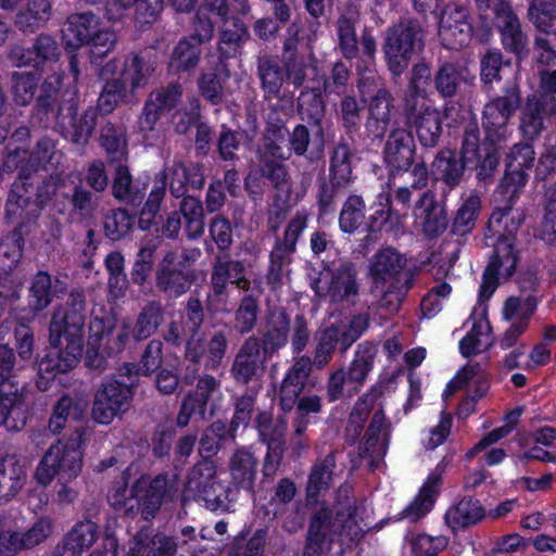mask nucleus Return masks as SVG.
<instances>
[{
    "mask_svg": "<svg viewBox=\"0 0 556 556\" xmlns=\"http://www.w3.org/2000/svg\"><path fill=\"white\" fill-rule=\"evenodd\" d=\"M369 326L367 313L352 316L346 324H333L315 333L312 359L316 369H324L333 358L337 346L344 354Z\"/></svg>",
    "mask_w": 556,
    "mask_h": 556,
    "instance_id": "obj_5",
    "label": "nucleus"
},
{
    "mask_svg": "<svg viewBox=\"0 0 556 556\" xmlns=\"http://www.w3.org/2000/svg\"><path fill=\"white\" fill-rule=\"evenodd\" d=\"M131 330L126 321L113 330L102 318H92L89 323L86 365L93 369H104L106 355L123 352L131 338Z\"/></svg>",
    "mask_w": 556,
    "mask_h": 556,
    "instance_id": "obj_9",
    "label": "nucleus"
},
{
    "mask_svg": "<svg viewBox=\"0 0 556 556\" xmlns=\"http://www.w3.org/2000/svg\"><path fill=\"white\" fill-rule=\"evenodd\" d=\"M492 12L494 13L495 27L501 34L503 47L516 55L526 53L528 36L522 31L520 21L510 4L506 1Z\"/></svg>",
    "mask_w": 556,
    "mask_h": 556,
    "instance_id": "obj_25",
    "label": "nucleus"
},
{
    "mask_svg": "<svg viewBox=\"0 0 556 556\" xmlns=\"http://www.w3.org/2000/svg\"><path fill=\"white\" fill-rule=\"evenodd\" d=\"M37 180V169L28 164L18 169L16 179L11 186L5 203V217L15 219L29 206L34 187Z\"/></svg>",
    "mask_w": 556,
    "mask_h": 556,
    "instance_id": "obj_28",
    "label": "nucleus"
},
{
    "mask_svg": "<svg viewBox=\"0 0 556 556\" xmlns=\"http://www.w3.org/2000/svg\"><path fill=\"white\" fill-rule=\"evenodd\" d=\"M389 441V425L382 407L375 410L365 431L358 451L362 458L368 459L370 470H376L386 455Z\"/></svg>",
    "mask_w": 556,
    "mask_h": 556,
    "instance_id": "obj_20",
    "label": "nucleus"
},
{
    "mask_svg": "<svg viewBox=\"0 0 556 556\" xmlns=\"http://www.w3.org/2000/svg\"><path fill=\"white\" fill-rule=\"evenodd\" d=\"M87 319V302L85 292L73 289L64 304L53 308L49 323V342L59 344L61 339L71 341L72 346H84L85 324Z\"/></svg>",
    "mask_w": 556,
    "mask_h": 556,
    "instance_id": "obj_6",
    "label": "nucleus"
},
{
    "mask_svg": "<svg viewBox=\"0 0 556 556\" xmlns=\"http://www.w3.org/2000/svg\"><path fill=\"white\" fill-rule=\"evenodd\" d=\"M413 282H401L374 286L381 295L376 303L377 311L384 317L395 315L408 292Z\"/></svg>",
    "mask_w": 556,
    "mask_h": 556,
    "instance_id": "obj_57",
    "label": "nucleus"
},
{
    "mask_svg": "<svg viewBox=\"0 0 556 556\" xmlns=\"http://www.w3.org/2000/svg\"><path fill=\"white\" fill-rule=\"evenodd\" d=\"M178 258L177 251L167 250L155 270L156 289L170 300H176L186 294L195 279L192 270L176 267Z\"/></svg>",
    "mask_w": 556,
    "mask_h": 556,
    "instance_id": "obj_16",
    "label": "nucleus"
},
{
    "mask_svg": "<svg viewBox=\"0 0 556 556\" xmlns=\"http://www.w3.org/2000/svg\"><path fill=\"white\" fill-rule=\"evenodd\" d=\"M22 386H0V426L18 431L26 425V409Z\"/></svg>",
    "mask_w": 556,
    "mask_h": 556,
    "instance_id": "obj_33",
    "label": "nucleus"
},
{
    "mask_svg": "<svg viewBox=\"0 0 556 556\" xmlns=\"http://www.w3.org/2000/svg\"><path fill=\"white\" fill-rule=\"evenodd\" d=\"M414 215L420 220L422 231L428 238L441 236L448 226L444 204L437 202L431 190L419 194L414 206Z\"/></svg>",
    "mask_w": 556,
    "mask_h": 556,
    "instance_id": "obj_27",
    "label": "nucleus"
},
{
    "mask_svg": "<svg viewBox=\"0 0 556 556\" xmlns=\"http://www.w3.org/2000/svg\"><path fill=\"white\" fill-rule=\"evenodd\" d=\"M481 208V201L477 194H471L457 210L451 225V232L465 236L475 228L477 217Z\"/></svg>",
    "mask_w": 556,
    "mask_h": 556,
    "instance_id": "obj_62",
    "label": "nucleus"
},
{
    "mask_svg": "<svg viewBox=\"0 0 556 556\" xmlns=\"http://www.w3.org/2000/svg\"><path fill=\"white\" fill-rule=\"evenodd\" d=\"M83 345L72 346L71 341L61 339L59 344H51L48 353L38 362V375H48L55 378L58 374H65L73 369L81 355Z\"/></svg>",
    "mask_w": 556,
    "mask_h": 556,
    "instance_id": "obj_29",
    "label": "nucleus"
},
{
    "mask_svg": "<svg viewBox=\"0 0 556 556\" xmlns=\"http://www.w3.org/2000/svg\"><path fill=\"white\" fill-rule=\"evenodd\" d=\"M51 15L52 4L50 0H28L25 8L16 15V25L24 31H33L45 26Z\"/></svg>",
    "mask_w": 556,
    "mask_h": 556,
    "instance_id": "obj_56",
    "label": "nucleus"
},
{
    "mask_svg": "<svg viewBox=\"0 0 556 556\" xmlns=\"http://www.w3.org/2000/svg\"><path fill=\"white\" fill-rule=\"evenodd\" d=\"M433 168L440 175L443 182V195L446 197L455 187H457L465 174L466 167L470 166L460 156L452 150H441L432 163Z\"/></svg>",
    "mask_w": 556,
    "mask_h": 556,
    "instance_id": "obj_41",
    "label": "nucleus"
},
{
    "mask_svg": "<svg viewBox=\"0 0 556 556\" xmlns=\"http://www.w3.org/2000/svg\"><path fill=\"white\" fill-rule=\"evenodd\" d=\"M228 491L218 480L217 466L210 457L201 458L189 469L184 494L204 501L210 510H230Z\"/></svg>",
    "mask_w": 556,
    "mask_h": 556,
    "instance_id": "obj_8",
    "label": "nucleus"
},
{
    "mask_svg": "<svg viewBox=\"0 0 556 556\" xmlns=\"http://www.w3.org/2000/svg\"><path fill=\"white\" fill-rule=\"evenodd\" d=\"M257 465L258 459L249 447L235 448L227 463L231 484L249 492L252 491L255 484Z\"/></svg>",
    "mask_w": 556,
    "mask_h": 556,
    "instance_id": "obj_32",
    "label": "nucleus"
},
{
    "mask_svg": "<svg viewBox=\"0 0 556 556\" xmlns=\"http://www.w3.org/2000/svg\"><path fill=\"white\" fill-rule=\"evenodd\" d=\"M97 529L92 521L77 523L55 546L53 556H80L96 542Z\"/></svg>",
    "mask_w": 556,
    "mask_h": 556,
    "instance_id": "obj_39",
    "label": "nucleus"
},
{
    "mask_svg": "<svg viewBox=\"0 0 556 556\" xmlns=\"http://www.w3.org/2000/svg\"><path fill=\"white\" fill-rule=\"evenodd\" d=\"M290 317L283 308H274L266 316L265 329L258 338L265 359H270L289 342Z\"/></svg>",
    "mask_w": 556,
    "mask_h": 556,
    "instance_id": "obj_26",
    "label": "nucleus"
},
{
    "mask_svg": "<svg viewBox=\"0 0 556 556\" xmlns=\"http://www.w3.org/2000/svg\"><path fill=\"white\" fill-rule=\"evenodd\" d=\"M98 27V18L91 12L75 13L67 17L62 30L63 39L67 46L80 47L89 42Z\"/></svg>",
    "mask_w": 556,
    "mask_h": 556,
    "instance_id": "obj_48",
    "label": "nucleus"
},
{
    "mask_svg": "<svg viewBox=\"0 0 556 556\" xmlns=\"http://www.w3.org/2000/svg\"><path fill=\"white\" fill-rule=\"evenodd\" d=\"M377 355V346L371 342H363L357 345L353 361L345 374L348 376L349 396L356 394L365 383L369 372L374 367Z\"/></svg>",
    "mask_w": 556,
    "mask_h": 556,
    "instance_id": "obj_36",
    "label": "nucleus"
},
{
    "mask_svg": "<svg viewBox=\"0 0 556 556\" xmlns=\"http://www.w3.org/2000/svg\"><path fill=\"white\" fill-rule=\"evenodd\" d=\"M134 227V217L126 208L109 210L103 216V230L106 238L118 241L125 238Z\"/></svg>",
    "mask_w": 556,
    "mask_h": 556,
    "instance_id": "obj_60",
    "label": "nucleus"
},
{
    "mask_svg": "<svg viewBox=\"0 0 556 556\" xmlns=\"http://www.w3.org/2000/svg\"><path fill=\"white\" fill-rule=\"evenodd\" d=\"M425 47V29L416 18L401 20L388 28L383 52L389 71L400 77L408 66L413 55L421 52Z\"/></svg>",
    "mask_w": 556,
    "mask_h": 556,
    "instance_id": "obj_4",
    "label": "nucleus"
},
{
    "mask_svg": "<svg viewBox=\"0 0 556 556\" xmlns=\"http://www.w3.org/2000/svg\"><path fill=\"white\" fill-rule=\"evenodd\" d=\"M465 81V68L451 61L442 62L432 78L435 91L443 99L458 96Z\"/></svg>",
    "mask_w": 556,
    "mask_h": 556,
    "instance_id": "obj_44",
    "label": "nucleus"
},
{
    "mask_svg": "<svg viewBox=\"0 0 556 556\" xmlns=\"http://www.w3.org/2000/svg\"><path fill=\"white\" fill-rule=\"evenodd\" d=\"M382 394V387L375 386L356 401L349 416L346 427L348 433L353 432V439L359 435L369 413L375 408Z\"/></svg>",
    "mask_w": 556,
    "mask_h": 556,
    "instance_id": "obj_53",
    "label": "nucleus"
},
{
    "mask_svg": "<svg viewBox=\"0 0 556 556\" xmlns=\"http://www.w3.org/2000/svg\"><path fill=\"white\" fill-rule=\"evenodd\" d=\"M393 101L394 98L387 88H379L370 99L365 128L372 139H382L386 135L391 122Z\"/></svg>",
    "mask_w": 556,
    "mask_h": 556,
    "instance_id": "obj_34",
    "label": "nucleus"
},
{
    "mask_svg": "<svg viewBox=\"0 0 556 556\" xmlns=\"http://www.w3.org/2000/svg\"><path fill=\"white\" fill-rule=\"evenodd\" d=\"M83 433L75 431L68 440H58L41 457L35 472L36 480L42 486L49 485L55 478L71 481L83 468V451L80 444Z\"/></svg>",
    "mask_w": 556,
    "mask_h": 556,
    "instance_id": "obj_3",
    "label": "nucleus"
},
{
    "mask_svg": "<svg viewBox=\"0 0 556 556\" xmlns=\"http://www.w3.org/2000/svg\"><path fill=\"white\" fill-rule=\"evenodd\" d=\"M415 142L410 130L393 127L383 148V159L390 167L391 176L409 169L414 164Z\"/></svg>",
    "mask_w": 556,
    "mask_h": 556,
    "instance_id": "obj_22",
    "label": "nucleus"
},
{
    "mask_svg": "<svg viewBox=\"0 0 556 556\" xmlns=\"http://www.w3.org/2000/svg\"><path fill=\"white\" fill-rule=\"evenodd\" d=\"M341 525L339 519L333 518L330 509L317 510L309 520L303 556H320L325 545L332 542V536Z\"/></svg>",
    "mask_w": 556,
    "mask_h": 556,
    "instance_id": "obj_24",
    "label": "nucleus"
},
{
    "mask_svg": "<svg viewBox=\"0 0 556 556\" xmlns=\"http://www.w3.org/2000/svg\"><path fill=\"white\" fill-rule=\"evenodd\" d=\"M66 290L65 283L59 278L52 281V276L45 270H39L30 279L27 296V309L37 315L45 311L53 301V298Z\"/></svg>",
    "mask_w": 556,
    "mask_h": 556,
    "instance_id": "obj_30",
    "label": "nucleus"
},
{
    "mask_svg": "<svg viewBox=\"0 0 556 556\" xmlns=\"http://www.w3.org/2000/svg\"><path fill=\"white\" fill-rule=\"evenodd\" d=\"M359 18L358 7L354 3H348L337 21L338 46L341 54L349 60L357 58L359 53L355 30Z\"/></svg>",
    "mask_w": 556,
    "mask_h": 556,
    "instance_id": "obj_35",
    "label": "nucleus"
},
{
    "mask_svg": "<svg viewBox=\"0 0 556 556\" xmlns=\"http://www.w3.org/2000/svg\"><path fill=\"white\" fill-rule=\"evenodd\" d=\"M27 471L24 463L15 454L5 455L0 460V504L13 498L25 485Z\"/></svg>",
    "mask_w": 556,
    "mask_h": 556,
    "instance_id": "obj_37",
    "label": "nucleus"
},
{
    "mask_svg": "<svg viewBox=\"0 0 556 556\" xmlns=\"http://www.w3.org/2000/svg\"><path fill=\"white\" fill-rule=\"evenodd\" d=\"M520 106L521 90L516 81L508 84L502 94L495 96L484 104L482 127L486 143L504 146L509 135V122Z\"/></svg>",
    "mask_w": 556,
    "mask_h": 556,
    "instance_id": "obj_7",
    "label": "nucleus"
},
{
    "mask_svg": "<svg viewBox=\"0 0 556 556\" xmlns=\"http://www.w3.org/2000/svg\"><path fill=\"white\" fill-rule=\"evenodd\" d=\"M323 409V399L317 394L303 395L295 405V418L292 421L293 433L292 441L300 447L304 448L307 444L303 441L307 427L311 422L309 416L317 415Z\"/></svg>",
    "mask_w": 556,
    "mask_h": 556,
    "instance_id": "obj_50",
    "label": "nucleus"
},
{
    "mask_svg": "<svg viewBox=\"0 0 556 556\" xmlns=\"http://www.w3.org/2000/svg\"><path fill=\"white\" fill-rule=\"evenodd\" d=\"M431 68L425 61L413 65L408 84L401 96L405 125L415 131L425 148L438 146L442 135L440 112L427 103V87L432 81Z\"/></svg>",
    "mask_w": 556,
    "mask_h": 556,
    "instance_id": "obj_1",
    "label": "nucleus"
},
{
    "mask_svg": "<svg viewBox=\"0 0 556 556\" xmlns=\"http://www.w3.org/2000/svg\"><path fill=\"white\" fill-rule=\"evenodd\" d=\"M260 441L266 445H285L287 422L283 418L274 419L271 414L261 412L255 418Z\"/></svg>",
    "mask_w": 556,
    "mask_h": 556,
    "instance_id": "obj_59",
    "label": "nucleus"
},
{
    "mask_svg": "<svg viewBox=\"0 0 556 556\" xmlns=\"http://www.w3.org/2000/svg\"><path fill=\"white\" fill-rule=\"evenodd\" d=\"M256 74L266 99L278 98L286 80L283 65L276 55L263 53L256 59Z\"/></svg>",
    "mask_w": 556,
    "mask_h": 556,
    "instance_id": "obj_40",
    "label": "nucleus"
},
{
    "mask_svg": "<svg viewBox=\"0 0 556 556\" xmlns=\"http://www.w3.org/2000/svg\"><path fill=\"white\" fill-rule=\"evenodd\" d=\"M283 70L286 81L298 89L303 87L308 80L309 73L317 74L318 61L312 50L305 55H287L283 59Z\"/></svg>",
    "mask_w": 556,
    "mask_h": 556,
    "instance_id": "obj_49",
    "label": "nucleus"
},
{
    "mask_svg": "<svg viewBox=\"0 0 556 556\" xmlns=\"http://www.w3.org/2000/svg\"><path fill=\"white\" fill-rule=\"evenodd\" d=\"M337 451H331L324 458H318L314 463L306 485L308 500H316L320 492L331 486L337 467Z\"/></svg>",
    "mask_w": 556,
    "mask_h": 556,
    "instance_id": "obj_47",
    "label": "nucleus"
},
{
    "mask_svg": "<svg viewBox=\"0 0 556 556\" xmlns=\"http://www.w3.org/2000/svg\"><path fill=\"white\" fill-rule=\"evenodd\" d=\"M471 31L466 8L447 5L443 10L439 23V36L445 48L462 49L470 41Z\"/></svg>",
    "mask_w": 556,
    "mask_h": 556,
    "instance_id": "obj_21",
    "label": "nucleus"
},
{
    "mask_svg": "<svg viewBox=\"0 0 556 556\" xmlns=\"http://www.w3.org/2000/svg\"><path fill=\"white\" fill-rule=\"evenodd\" d=\"M60 56L58 41L47 34L39 35L29 49L15 47L10 53V59L16 66H31L36 70H43L47 64L58 62Z\"/></svg>",
    "mask_w": 556,
    "mask_h": 556,
    "instance_id": "obj_23",
    "label": "nucleus"
},
{
    "mask_svg": "<svg viewBox=\"0 0 556 556\" xmlns=\"http://www.w3.org/2000/svg\"><path fill=\"white\" fill-rule=\"evenodd\" d=\"M100 143L109 154L112 162L127 160L126 128L121 123L108 121L101 127Z\"/></svg>",
    "mask_w": 556,
    "mask_h": 556,
    "instance_id": "obj_52",
    "label": "nucleus"
},
{
    "mask_svg": "<svg viewBox=\"0 0 556 556\" xmlns=\"http://www.w3.org/2000/svg\"><path fill=\"white\" fill-rule=\"evenodd\" d=\"M324 90L320 86L304 88L298 99L299 111L306 115L314 124H319L326 113V104L323 99Z\"/></svg>",
    "mask_w": 556,
    "mask_h": 556,
    "instance_id": "obj_61",
    "label": "nucleus"
},
{
    "mask_svg": "<svg viewBox=\"0 0 556 556\" xmlns=\"http://www.w3.org/2000/svg\"><path fill=\"white\" fill-rule=\"evenodd\" d=\"M334 509L337 519L342 522L341 535L349 540H358L362 536L363 529L355 521V500L352 496V486L341 485L336 492Z\"/></svg>",
    "mask_w": 556,
    "mask_h": 556,
    "instance_id": "obj_42",
    "label": "nucleus"
},
{
    "mask_svg": "<svg viewBox=\"0 0 556 556\" xmlns=\"http://www.w3.org/2000/svg\"><path fill=\"white\" fill-rule=\"evenodd\" d=\"M201 52L199 43L184 37L172 51L168 71L174 73L193 71L199 65Z\"/></svg>",
    "mask_w": 556,
    "mask_h": 556,
    "instance_id": "obj_54",
    "label": "nucleus"
},
{
    "mask_svg": "<svg viewBox=\"0 0 556 556\" xmlns=\"http://www.w3.org/2000/svg\"><path fill=\"white\" fill-rule=\"evenodd\" d=\"M329 283L320 279L313 281L312 288L319 296L329 298L336 304L355 305L359 294L358 271L354 263L344 261L330 271Z\"/></svg>",
    "mask_w": 556,
    "mask_h": 556,
    "instance_id": "obj_13",
    "label": "nucleus"
},
{
    "mask_svg": "<svg viewBox=\"0 0 556 556\" xmlns=\"http://www.w3.org/2000/svg\"><path fill=\"white\" fill-rule=\"evenodd\" d=\"M267 361L263 356L258 338L250 336L235 355L230 375L237 383L249 384L262 377Z\"/></svg>",
    "mask_w": 556,
    "mask_h": 556,
    "instance_id": "obj_19",
    "label": "nucleus"
},
{
    "mask_svg": "<svg viewBox=\"0 0 556 556\" xmlns=\"http://www.w3.org/2000/svg\"><path fill=\"white\" fill-rule=\"evenodd\" d=\"M157 67V58L152 49L128 55L124 62L123 76L129 84V93L135 94L144 88Z\"/></svg>",
    "mask_w": 556,
    "mask_h": 556,
    "instance_id": "obj_31",
    "label": "nucleus"
},
{
    "mask_svg": "<svg viewBox=\"0 0 556 556\" xmlns=\"http://www.w3.org/2000/svg\"><path fill=\"white\" fill-rule=\"evenodd\" d=\"M164 319L165 308L162 303L156 300L148 301L136 316L131 338L136 342L148 340L157 332Z\"/></svg>",
    "mask_w": 556,
    "mask_h": 556,
    "instance_id": "obj_43",
    "label": "nucleus"
},
{
    "mask_svg": "<svg viewBox=\"0 0 556 556\" xmlns=\"http://www.w3.org/2000/svg\"><path fill=\"white\" fill-rule=\"evenodd\" d=\"M193 533L194 529L192 527L184 528L181 535L187 539L177 542L174 538L151 527H142L134 538L128 556H175L178 546L187 545L188 539L194 540Z\"/></svg>",
    "mask_w": 556,
    "mask_h": 556,
    "instance_id": "obj_17",
    "label": "nucleus"
},
{
    "mask_svg": "<svg viewBox=\"0 0 556 556\" xmlns=\"http://www.w3.org/2000/svg\"><path fill=\"white\" fill-rule=\"evenodd\" d=\"M111 191L115 200L132 206L140 205L146 195L144 191L134 184L130 169L123 161L114 168Z\"/></svg>",
    "mask_w": 556,
    "mask_h": 556,
    "instance_id": "obj_45",
    "label": "nucleus"
},
{
    "mask_svg": "<svg viewBox=\"0 0 556 556\" xmlns=\"http://www.w3.org/2000/svg\"><path fill=\"white\" fill-rule=\"evenodd\" d=\"M365 201L361 195H349L340 212V229L346 233L354 232L365 219Z\"/></svg>",
    "mask_w": 556,
    "mask_h": 556,
    "instance_id": "obj_63",
    "label": "nucleus"
},
{
    "mask_svg": "<svg viewBox=\"0 0 556 556\" xmlns=\"http://www.w3.org/2000/svg\"><path fill=\"white\" fill-rule=\"evenodd\" d=\"M556 121V98L549 94H530L520 106L518 131L522 140L539 141Z\"/></svg>",
    "mask_w": 556,
    "mask_h": 556,
    "instance_id": "obj_11",
    "label": "nucleus"
},
{
    "mask_svg": "<svg viewBox=\"0 0 556 556\" xmlns=\"http://www.w3.org/2000/svg\"><path fill=\"white\" fill-rule=\"evenodd\" d=\"M237 432L224 420H215L210 424L202 432L199 440V455L203 457H210L213 459L222 448L225 442L230 439L235 441Z\"/></svg>",
    "mask_w": 556,
    "mask_h": 556,
    "instance_id": "obj_46",
    "label": "nucleus"
},
{
    "mask_svg": "<svg viewBox=\"0 0 556 556\" xmlns=\"http://www.w3.org/2000/svg\"><path fill=\"white\" fill-rule=\"evenodd\" d=\"M78 105L73 97L64 102V108L59 110L58 115L50 119V125L61 135L79 149H84L97 125V111L89 106L83 114H77Z\"/></svg>",
    "mask_w": 556,
    "mask_h": 556,
    "instance_id": "obj_12",
    "label": "nucleus"
},
{
    "mask_svg": "<svg viewBox=\"0 0 556 556\" xmlns=\"http://www.w3.org/2000/svg\"><path fill=\"white\" fill-rule=\"evenodd\" d=\"M247 274V265L241 260H233L228 252L217 253L212 262L210 286L212 293L207 298V308L228 313L227 290L228 283Z\"/></svg>",
    "mask_w": 556,
    "mask_h": 556,
    "instance_id": "obj_14",
    "label": "nucleus"
},
{
    "mask_svg": "<svg viewBox=\"0 0 556 556\" xmlns=\"http://www.w3.org/2000/svg\"><path fill=\"white\" fill-rule=\"evenodd\" d=\"M127 96L126 83L121 78L108 79L99 94L97 109L102 115L111 114Z\"/></svg>",
    "mask_w": 556,
    "mask_h": 556,
    "instance_id": "obj_64",
    "label": "nucleus"
},
{
    "mask_svg": "<svg viewBox=\"0 0 556 556\" xmlns=\"http://www.w3.org/2000/svg\"><path fill=\"white\" fill-rule=\"evenodd\" d=\"M260 294V291L251 292L241 298L232 321L233 329L239 334L250 333L255 328L261 311Z\"/></svg>",
    "mask_w": 556,
    "mask_h": 556,
    "instance_id": "obj_55",
    "label": "nucleus"
},
{
    "mask_svg": "<svg viewBox=\"0 0 556 556\" xmlns=\"http://www.w3.org/2000/svg\"><path fill=\"white\" fill-rule=\"evenodd\" d=\"M62 78L60 75H51L45 79L37 98L36 111L41 115L40 122L45 127L50 126V119L58 115L59 110L68 101L61 92Z\"/></svg>",
    "mask_w": 556,
    "mask_h": 556,
    "instance_id": "obj_38",
    "label": "nucleus"
},
{
    "mask_svg": "<svg viewBox=\"0 0 556 556\" xmlns=\"http://www.w3.org/2000/svg\"><path fill=\"white\" fill-rule=\"evenodd\" d=\"M248 37V30L242 23L236 22L231 28L222 29L217 50L219 53V65L226 67L225 60L236 58L240 54L241 45Z\"/></svg>",
    "mask_w": 556,
    "mask_h": 556,
    "instance_id": "obj_58",
    "label": "nucleus"
},
{
    "mask_svg": "<svg viewBox=\"0 0 556 556\" xmlns=\"http://www.w3.org/2000/svg\"><path fill=\"white\" fill-rule=\"evenodd\" d=\"M307 224V215L296 213L288 223L283 236L277 238L270 252V266L268 281L276 283L280 281L285 266L291 263V256L295 252L296 242Z\"/></svg>",
    "mask_w": 556,
    "mask_h": 556,
    "instance_id": "obj_18",
    "label": "nucleus"
},
{
    "mask_svg": "<svg viewBox=\"0 0 556 556\" xmlns=\"http://www.w3.org/2000/svg\"><path fill=\"white\" fill-rule=\"evenodd\" d=\"M407 257L397 249L387 245L378 249L368 263V275L372 286L388 282H413V274L407 269Z\"/></svg>",
    "mask_w": 556,
    "mask_h": 556,
    "instance_id": "obj_15",
    "label": "nucleus"
},
{
    "mask_svg": "<svg viewBox=\"0 0 556 556\" xmlns=\"http://www.w3.org/2000/svg\"><path fill=\"white\" fill-rule=\"evenodd\" d=\"M353 150L346 141H340L330 155L329 180L339 186L350 187L354 181L352 159Z\"/></svg>",
    "mask_w": 556,
    "mask_h": 556,
    "instance_id": "obj_51",
    "label": "nucleus"
},
{
    "mask_svg": "<svg viewBox=\"0 0 556 556\" xmlns=\"http://www.w3.org/2000/svg\"><path fill=\"white\" fill-rule=\"evenodd\" d=\"M525 220V213L511 206L495 211L490 224L504 226L505 235L501 236L495 244L490 263L485 267L480 287V299L489 300L496 290L501 279H509L517 266V251L515 249V235Z\"/></svg>",
    "mask_w": 556,
    "mask_h": 556,
    "instance_id": "obj_2",
    "label": "nucleus"
},
{
    "mask_svg": "<svg viewBox=\"0 0 556 556\" xmlns=\"http://www.w3.org/2000/svg\"><path fill=\"white\" fill-rule=\"evenodd\" d=\"M132 400L131 386H126L117 379H109L94 391L91 418L99 425L108 426L115 418H123L130 409Z\"/></svg>",
    "mask_w": 556,
    "mask_h": 556,
    "instance_id": "obj_10",
    "label": "nucleus"
}]
</instances>
